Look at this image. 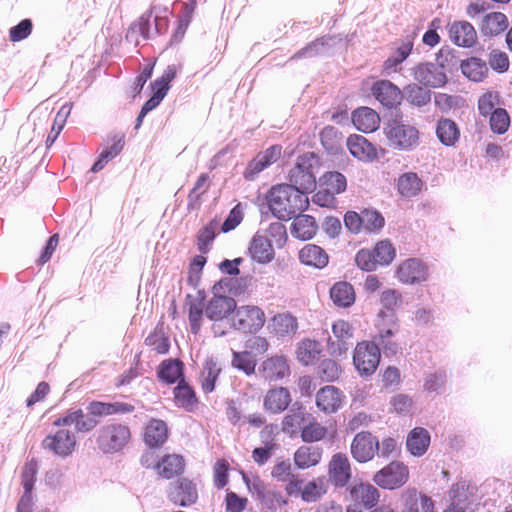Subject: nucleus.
Here are the masks:
<instances>
[{"label":"nucleus","instance_id":"21","mask_svg":"<svg viewBox=\"0 0 512 512\" xmlns=\"http://www.w3.org/2000/svg\"><path fill=\"white\" fill-rule=\"evenodd\" d=\"M251 258L260 263L267 264L274 259L275 252L270 240L260 233H256L248 247Z\"/></svg>","mask_w":512,"mask_h":512},{"label":"nucleus","instance_id":"26","mask_svg":"<svg viewBox=\"0 0 512 512\" xmlns=\"http://www.w3.org/2000/svg\"><path fill=\"white\" fill-rule=\"evenodd\" d=\"M350 153L361 161H371L376 157L375 147L362 135H351L347 139Z\"/></svg>","mask_w":512,"mask_h":512},{"label":"nucleus","instance_id":"63","mask_svg":"<svg viewBox=\"0 0 512 512\" xmlns=\"http://www.w3.org/2000/svg\"><path fill=\"white\" fill-rule=\"evenodd\" d=\"M376 329L399 330L398 318L394 311L380 310L375 320Z\"/></svg>","mask_w":512,"mask_h":512},{"label":"nucleus","instance_id":"41","mask_svg":"<svg viewBox=\"0 0 512 512\" xmlns=\"http://www.w3.org/2000/svg\"><path fill=\"white\" fill-rule=\"evenodd\" d=\"M124 147L123 136H115L113 138V143L103 150L98 158V160L94 163L91 170L93 172H99L104 168V166L113 158H115Z\"/></svg>","mask_w":512,"mask_h":512},{"label":"nucleus","instance_id":"61","mask_svg":"<svg viewBox=\"0 0 512 512\" xmlns=\"http://www.w3.org/2000/svg\"><path fill=\"white\" fill-rule=\"evenodd\" d=\"M205 305L202 300H195L190 303L189 322L191 331L196 334L200 330L203 313L205 314Z\"/></svg>","mask_w":512,"mask_h":512},{"label":"nucleus","instance_id":"18","mask_svg":"<svg viewBox=\"0 0 512 512\" xmlns=\"http://www.w3.org/2000/svg\"><path fill=\"white\" fill-rule=\"evenodd\" d=\"M374 97L387 108L396 107L401 103V90L389 80L377 81L372 87Z\"/></svg>","mask_w":512,"mask_h":512},{"label":"nucleus","instance_id":"33","mask_svg":"<svg viewBox=\"0 0 512 512\" xmlns=\"http://www.w3.org/2000/svg\"><path fill=\"white\" fill-rule=\"evenodd\" d=\"M430 444L429 432L421 427L414 428L407 437L406 446L414 456H422Z\"/></svg>","mask_w":512,"mask_h":512},{"label":"nucleus","instance_id":"50","mask_svg":"<svg viewBox=\"0 0 512 512\" xmlns=\"http://www.w3.org/2000/svg\"><path fill=\"white\" fill-rule=\"evenodd\" d=\"M413 48L411 41L404 42L396 51L384 62V69L389 73L396 71L398 65L407 59Z\"/></svg>","mask_w":512,"mask_h":512},{"label":"nucleus","instance_id":"62","mask_svg":"<svg viewBox=\"0 0 512 512\" xmlns=\"http://www.w3.org/2000/svg\"><path fill=\"white\" fill-rule=\"evenodd\" d=\"M488 63L498 73H504L509 69L508 55L499 49H493L489 53Z\"/></svg>","mask_w":512,"mask_h":512},{"label":"nucleus","instance_id":"46","mask_svg":"<svg viewBox=\"0 0 512 512\" xmlns=\"http://www.w3.org/2000/svg\"><path fill=\"white\" fill-rule=\"evenodd\" d=\"M406 99L411 104L422 107L431 101V92L418 84H409L404 88Z\"/></svg>","mask_w":512,"mask_h":512},{"label":"nucleus","instance_id":"53","mask_svg":"<svg viewBox=\"0 0 512 512\" xmlns=\"http://www.w3.org/2000/svg\"><path fill=\"white\" fill-rule=\"evenodd\" d=\"M219 223L216 219L211 220L198 234V248L201 252H207L213 242Z\"/></svg>","mask_w":512,"mask_h":512},{"label":"nucleus","instance_id":"10","mask_svg":"<svg viewBox=\"0 0 512 512\" xmlns=\"http://www.w3.org/2000/svg\"><path fill=\"white\" fill-rule=\"evenodd\" d=\"M42 447L60 457H67L76 447V436L67 429H59L54 434L47 435L42 441Z\"/></svg>","mask_w":512,"mask_h":512},{"label":"nucleus","instance_id":"60","mask_svg":"<svg viewBox=\"0 0 512 512\" xmlns=\"http://www.w3.org/2000/svg\"><path fill=\"white\" fill-rule=\"evenodd\" d=\"M500 96L497 92H486L478 100V110L482 116H488L496 110L499 104Z\"/></svg>","mask_w":512,"mask_h":512},{"label":"nucleus","instance_id":"64","mask_svg":"<svg viewBox=\"0 0 512 512\" xmlns=\"http://www.w3.org/2000/svg\"><path fill=\"white\" fill-rule=\"evenodd\" d=\"M293 475L292 464L289 459L277 461L271 470V476L278 482H286Z\"/></svg>","mask_w":512,"mask_h":512},{"label":"nucleus","instance_id":"4","mask_svg":"<svg viewBox=\"0 0 512 512\" xmlns=\"http://www.w3.org/2000/svg\"><path fill=\"white\" fill-rule=\"evenodd\" d=\"M316 157L313 153H306L298 157L295 166L289 171V184L294 189L301 190L305 195L314 190L316 179L313 174V165Z\"/></svg>","mask_w":512,"mask_h":512},{"label":"nucleus","instance_id":"49","mask_svg":"<svg viewBox=\"0 0 512 512\" xmlns=\"http://www.w3.org/2000/svg\"><path fill=\"white\" fill-rule=\"evenodd\" d=\"M231 364L234 368L243 371L246 375H252L255 373L256 360L251 352H233Z\"/></svg>","mask_w":512,"mask_h":512},{"label":"nucleus","instance_id":"55","mask_svg":"<svg viewBox=\"0 0 512 512\" xmlns=\"http://www.w3.org/2000/svg\"><path fill=\"white\" fill-rule=\"evenodd\" d=\"M38 469V463L34 459L27 462L23 468L21 475L22 485L24 487V493H28L29 496H32V490L34 489Z\"/></svg>","mask_w":512,"mask_h":512},{"label":"nucleus","instance_id":"1","mask_svg":"<svg viewBox=\"0 0 512 512\" xmlns=\"http://www.w3.org/2000/svg\"><path fill=\"white\" fill-rule=\"evenodd\" d=\"M267 201L271 212L279 220H290L309 206L307 195L287 184L272 187Z\"/></svg>","mask_w":512,"mask_h":512},{"label":"nucleus","instance_id":"36","mask_svg":"<svg viewBox=\"0 0 512 512\" xmlns=\"http://www.w3.org/2000/svg\"><path fill=\"white\" fill-rule=\"evenodd\" d=\"M333 303L339 307H349L355 301V292L348 282H337L330 289Z\"/></svg>","mask_w":512,"mask_h":512},{"label":"nucleus","instance_id":"51","mask_svg":"<svg viewBox=\"0 0 512 512\" xmlns=\"http://www.w3.org/2000/svg\"><path fill=\"white\" fill-rule=\"evenodd\" d=\"M175 402L178 406L190 409L196 402L194 391L181 380L174 389Z\"/></svg>","mask_w":512,"mask_h":512},{"label":"nucleus","instance_id":"39","mask_svg":"<svg viewBox=\"0 0 512 512\" xmlns=\"http://www.w3.org/2000/svg\"><path fill=\"white\" fill-rule=\"evenodd\" d=\"M321 353L320 344L317 341L305 339L297 347V359L304 365L314 363Z\"/></svg>","mask_w":512,"mask_h":512},{"label":"nucleus","instance_id":"57","mask_svg":"<svg viewBox=\"0 0 512 512\" xmlns=\"http://www.w3.org/2000/svg\"><path fill=\"white\" fill-rule=\"evenodd\" d=\"M378 265H388L395 257V249L389 241L383 240L372 250Z\"/></svg>","mask_w":512,"mask_h":512},{"label":"nucleus","instance_id":"58","mask_svg":"<svg viewBox=\"0 0 512 512\" xmlns=\"http://www.w3.org/2000/svg\"><path fill=\"white\" fill-rule=\"evenodd\" d=\"M341 368L339 364L332 359L323 360L318 367V374L323 381L333 382L340 376Z\"/></svg>","mask_w":512,"mask_h":512},{"label":"nucleus","instance_id":"52","mask_svg":"<svg viewBox=\"0 0 512 512\" xmlns=\"http://www.w3.org/2000/svg\"><path fill=\"white\" fill-rule=\"evenodd\" d=\"M449 497L452 505L456 506L459 503V507H463V510H467L470 505V493L468 491V485L465 482L454 484L450 491Z\"/></svg>","mask_w":512,"mask_h":512},{"label":"nucleus","instance_id":"24","mask_svg":"<svg viewBox=\"0 0 512 512\" xmlns=\"http://www.w3.org/2000/svg\"><path fill=\"white\" fill-rule=\"evenodd\" d=\"M403 499L404 509L402 512H435L432 498L416 490H408L403 495Z\"/></svg>","mask_w":512,"mask_h":512},{"label":"nucleus","instance_id":"19","mask_svg":"<svg viewBox=\"0 0 512 512\" xmlns=\"http://www.w3.org/2000/svg\"><path fill=\"white\" fill-rule=\"evenodd\" d=\"M479 30L484 37H496L509 26L507 16L501 12H490L481 16L478 22Z\"/></svg>","mask_w":512,"mask_h":512},{"label":"nucleus","instance_id":"22","mask_svg":"<svg viewBox=\"0 0 512 512\" xmlns=\"http://www.w3.org/2000/svg\"><path fill=\"white\" fill-rule=\"evenodd\" d=\"M449 37L457 46L472 47L477 40V33L471 23L458 21L450 25Z\"/></svg>","mask_w":512,"mask_h":512},{"label":"nucleus","instance_id":"15","mask_svg":"<svg viewBox=\"0 0 512 512\" xmlns=\"http://www.w3.org/2000/svg\"><path fill=\"white\" fill-rule=\"evenodd\" d=\"M397 277L404 284L423 282L428 278V268L422 260L410 258L399 265Z\"/></svg>","mask_w":512,"mask_h":512},{"label":"nucleus","instance_id":"16","mask_svg":"<svg viewBox=\"0 0 512 512\" xmlns=\"http://www.w3.org/2000/svg\"><path fill=\"white\" fill-rule=\"evenodd\" d=\"M94 417L89 413L85 414L82 409H71L65 416L57 418L53 425L56 427L74 425L78 432L86 433L97 426L98 421Z\"/></svg>","mask_w":512,"mask_h":512},{"label":"nucleus","instance_id":"47","mask_svg":"<svg viewBox=\"0 0 512 512\" xmlns=\"http://www.w3.org/2000/svg\"><path fill=\"white\" fill-rule=\"evenodd\" d=\"M307 417H309V415H307L301 408H298L297 410L292 408L290 413L283 419V431L288 434H294L298 429L302 430V427L308 421Z\"/></svg>","mask_w":512,"mask_h":512},{"label":"nucleus","instance_id":"25","mask_svg":"<svg viewBox=\"0 0 512 512\" xmlns=\"http://www.w3.org/2000/svg\"><path fill=\"white\" fill-rule=\"evenodd\" d=\"M352 122L357 130L364 133L374 132L380 123L379 115L369 107H360L352 114Z\"/></svg>","mask_w":512,"mask_h":512},{"label":"nucleus","instance_id":"13","mask_svg":"<svg viewBox=\"0 0 512 512\" xmlns=\"http://www.w3.org/2000/svg\"><path fill=\"white\" fill-rule=\"evenodd\" d=\"M328 475L335 488L347 487L352 478V468L346 454L336 453L332 456L328 465Z\"/></svg>","mask_w":512,"mask_h":512},{"label":"nucleus","instance_id":"35","mask_svg":"<svg viewBox=\"0 0 512 512\" xmlns=\"http://www.w3.org/2000/svg\"><path fill=\"white\" fill-rule=\"evenodd\" d=\"M436 134L439 141L445 146H453L460 137V131L456 123L447 118L438 120Z\"/></svg>","mask_w":512,"mask_h":512},{"label":"nucleus","instance_id":"7","mask_svg":"<svg viewBox=\"0 0 512 512\" xmlns=\"http://www.w3.org/2000/svg\"><path fill=\"white\" fill-rule=\"evenodd\" d=\"M353 328L344 320H337L332 325V336L327 341V350L336 357L345 354L352 346Z\"/></svg>","mask_w":512,"mask_h":512},{"label":"nucleus","instance_id":"34","mask_svg":"<svg viewBox=\"0 0 512 512\" xmlns=\"http://www.w3.org/2000/svg\"><path fill=\"white\" fill-rule=\"evenodd\" d=\"M155 468L158 470L159 475L166 479H171L183 472L184 460L179 455H166L162 458L161 462H157Z\"/></svg>","mask_w":512,"mask_h":512},{"label":"nucleus","instance_id":"11","mask_svg":"<svg viewBox=\"0 0 512 512\" xmlns=\"http://www.w3.org/2000/svg\"><path fill=\"white\" fill-rule=\"evenodd\" d=\"M414 80L425 87L438 88L447 82L443 66L437 63H419L412 69Z\"/></svg>","mask_w":512,"mask_h":512},{"label":"nucleus","instance_id":"17","mask_svg":"<svg viewBox=\"0 0 512 512\" xmlns=\"http://www.w3.org/2000/svg\"><path fill=\"white\" fill-rule=\"evenodd\" d=\"M347 491L351 501L366 509L373 508L379 502L380 492L370 483H359L350 486Z\"/></svg>","mask_w":512,"mask_h":512},{"label":"nucleus","instance_id":"30","mask_svg":"<svg viewBox=\"0 0 512 512\" xmlns=\"http://www.w3.org/2000/svg\"><path fill=\"white\" fill-rule=\"evenodd\" d=\"M269 328H271L272 332L278 337L284 338L296 333L298 322L296 317L289 313H279L270 320Z\"/></svg>","mask_w":512,"mask_h":512},{"label":"nucleus","instance_id":"45","mask_svg":"<svg viewBox=\"0 0 512 512\" xmlns=\"http://www.w3.org/2000/svg\"><path fill=\"white\" fill-rule=\"evenodd\" d=\"M320 184L332 193H343L347 188L346 177L338 171H329L323 174L320 179Z\"/></svg>","mask_w":512,"mask_h":512},{"label":"nucleus","instance_id":"28","mask_svg":"<svg viewBox=\"0 0 512 512\" xmlns=\"http://www.w3.org/2000/svg\"><path fill=\"white\" fill-rule=\"evenodd\" d=\"M293 218L291 233L294 237L309 240L316 234L318 225L312 216L300 213Z\"/></svg>","mask_w":512,"mask_h":512},{"label":"nucleus","instance_id":"37","mask_svg":"<svg viewBox=\"0 0 512 512\" xmlns=\"http://www.w3.org/2000/svg\"><path fill=\"white\" fill-rule=\"evenodd\" d=\"M167 438V426L162 420H151L145 429L144 440L150 447L160 446Z\"/></svg>","mask_w":512,"mask_h":512},{"label":"nucleus","instance_id":"38","mask_svg":"<svg viewBox=\"0 0 512 512\" xmlns=\"http://www.w3.org/2000/svg\"><path fill=\"white\" fill-rule=\"evenodd\" d=\"M462 73L474 82L482 81L488 74L485 61L477 57H471L461 63Z\"/></svg>","mask_w":512,"mask_h":512},{"label":"nucleus","instance_id":"29","mask_svg":"<svg viewBox=\"0 0 512 512\" xmlns=\"http://www.w3.org/2000/svg\"><path fill=\"white\" fill-rule=\"evenodd\" d=\"M299 259L301 263L319 269L324 268L329 261L326 251L314 244H306L299 251Z\"/></svg>","mask_w":512,"mask_h":512},{"label":"nucleus","instance_id":"2","mask_svg":"<svg viewBox=\"0 0 512 512\" xmlns=\"http://www.w3.org/2000/svg\"><path fill=\"white\" fill-rule=\"evenodd\" d=\"M384 133L390 145L396 149L408 151L419 142L418 129L399 119L389 120L384 127Z\"/></svg>","mask_w":512,"mask_h":512},{"label":"nucleus","instance_id":"56","mask_svg":"<svg viewBox=\"0 0 512 512\" xmlns=\"http://www.w3.org/2000/svg\"><path fill=\"white\" fill-rule=\"evenodd\" d=\"M326 432V428L321 424L307 421L302 427L301 438L304 442L312 443L323 439Z\"/></svg>","mask_w":512,"mask_h":512},{"label":"nucleus","instance_id":"54","mask_svg":"<svg viewBox=\"0 0 512 512\" xmlns=\"http://www.w3.org/2000/svg\"><path fill=\"white\" fill-rule=\"evenodd\" d=\"M510 126V116L503 108H497L490 114V127L494 133L504 134Z\"/></svg>","mask_w":512,"mask_h":512},{"label":"nucleus","instance_id":"5","mask_svg":"<svg viewBox=\"0 0 512 512\" xmlns=\"http://www.w3.org/2000/svg\"><path fill=\"white\" fill-rule=\"evenodd\" d=\"M380 358L381 352L375 343L362 341L354 349L353 364L360 376L369 377L377 370Z\"/></svg>","mask_w":512,"mask_h":512},{"label":"nucleus","instance_id":"40","mask_svg":"<svg viewBox=\"0 0 512 512\" xmlns=\"http://www.w3.org/2000/svg\"><path fill=\"white\" fill-rule=\"evenodd\" d=\"M220 372L221 368L213 358L205 361L201 374L202 389L205 393H210L215 389V383Z\"/></svg>","mask_w":512,"mask_h":512},{"label":"nucleus","instance_id":"8","mask_svg":"<svg viewBox=\"0 0 512 512\" xmlns=\"http://www.w3.org/2000/svg\"><path fill=\"white\" fill-rule=\"evenodd\" d=\"M380 449V443L376 436L368 431L358 432L350 446L352 457L359 463H366L374 458Z\"/></svg>","mask_w":512,"mask_h":512},{"label":"nucleus","instance_id":"14","mask_svg":"<svg viewBox=\"0 0 512 512\" xmlns=\"http://www.w3.org/2000/svg\"><path fill=\"white\" fill-rule=\"evenodd\" d=\"M168 499L175 505L188 507L198 499L196 485L187 478H180L170 483Z\"/></svg>","mask_w":512,"mask_h":512},{"label":"nucleus","instance_id":"48","mask_svg":"<svg viewBox=\"0 0 512 512\" xmlns=\"http://www.w3.org/2000/svg\"><path fill=\"white\" fill-rule=\"evenodd\" d=\"M327 488L322 478H317L306 483L301 491V498L305 502H316L324 494H326Z\"/></svg>","mask_w":512,"mask_h":512},{"label":"nucleus","instance_id":"9","mask_svg":"<svg viewBox=\"0 0 512 512\" xmlns=\"http://www.w3.org/2000/svg\"><path fill=\"white\" fill-rule=\"evenodd\" d=\"M409 476L408 467L401 462H391L374 475V482L385 489H395L404 485Z\"/></svg>","mask_w":512,"mask_h":512},{"label":"nucleus","instance_id":"23","mask_svg":"<svg viewBox=\"0 0 512 512\" xmlns=\"http://www.w3.org/2000/svg\"><path fill=\"white\" fill-rule=\"evenodd\" d=\"M316 404L321 411L334 413L341 407V392L334 386H325L317 392Z\"/></svg>","mask_w":512,"mask_h":512},{"label":"nucleus","instance_id":"12","mask_svg":"<svg viewBox=\"0 0 512 512\" xmlns=\"http://www.w3.org/2000/svg\"><path fill=\"white\" fill-rule=\"evenodd\" d=\"M260 379L276 382L290 375L288 361L283 355H273L263 360L257 370Z\"/></svg>","mask_w":512,"mask_h":512},{"label":"nucleus","instance_id":"43","mask_svg":"<svg viewBox=\"0 0 512 512\" xmlns=\"http://www.w3.org/2000/svg\"><path fill=\"white\" fill-rule=\"evenodd\" d=\"M422 182L414 172L401 175L398 179V191L404 197H413L421 189Z\"/></svg>","mask_w":512,"mask_h":512},{"label":"nucleus","instance_id":"42","mask_svg":"<svg viewBox=\"0 0 512 512\" xmlns=\"http://www.w3.org/2000/svg\"><path fill=\"white\" fill-rule=\"evenodd\" d=\"M209 176L206 173H202L192 190L188 195V203L187 208L190 211L198 210L200 208V198L203 194H205L209 189Z\"/></svg>","mask_w":512,"mask_h":512},{"label":"nucleus","instance_id":"27","mask_svg":"<svg viewBox=\"0 0 512 512\" xmlns=\"http://www.w3.org/2000/svg\"><path fill=\"white\" fill-rule=\"evenodd\" d=\"M291 402V396L288 389L279 387L271 389L264 398V408L273 413L284 411Z\"/></svg>","mask_w":512,"mask_h":512},{"label":"nucleus","instance_id":"6","mask_svg":"<svg viewBox=\"0 0 512 512\" xmlns=\"http://www.w3.org/2000/svg\"><path fill=\"white\" fill-rule=\"evenodd\" d=\"M265 323V314L257 306H241L236 309L232 325L243 333H256Z\"/></svg>","mask_w":512,"mask_h":512},{"label":"nucleus","instance_id":"44","mask_svg":"<svg viewBox=\"0 0 512 512\" xmlns=\"http://www.w3.org/2000/svg\"><path fill=\"white\" fill-rule=\"evenodd\" d=\"M159 377L168 384L175 383L183 376V364L179 360L163 361L159 369Z\"/></svg>","mask_w":512,"mask_h":512},{"label":"nucleus","instance_id":"31","mask_svg":"<svg viewBox=\"0 0 512 512\" xmlns=\"http://www.w3.org/2000/svg\"><path fill=\"white\" fill-rule=\"evenodd\" d=\"M322 453L318 446H300L294 453V463L302 470L314 467L321 461Z\"/></svg>","mask_w":512,"mask_h":512},{"label":"nucleus","instance_id":"59","mask_svg":"<svg viewBox=\"0 0 512 512\" xmlns=\"http://www.w3.org/2000/svg\"><path fill=\"white\" fill-rule=\"evenodd\" d=\"M361 213L363 230L373 232L383 227L384 218L379 212L365 209Z\"/></svg>","mask_w":512,"mask_h":512},{"label":"nucleus","instance_id":"20","mask_svg":"<svg viewBox=\"0 0 512 512\" xmlns=\"http://www.w3.org/2000/svg\"><path fill=\"white\" fill-rule=\"evenodd\" d=\"M236 309V301L229 296L215 295L205 307V316L211 321L223 320Z\"/></svg>","mask_w":512,"mask_h":512},{"label":"nucleus","instance_id":"32","mask_svg":"<svg viewBox=\"0 0 512 512\" xmlns=\"http://www.w3.org/2000/svg\"><path fill=\"white\" fill-rule=\"evenodd\" d=\"M335 43L336 39L334 37H320L315 41L307 44L304 48L300 49L290 59L294 60L301 58H311L320 54L327 53Z\"/></svg>","mask_w":512,"mask_h":512},{"label":"nucleus","instance_id":"3","mask_svg":"<svg viewBox=\"0 0 512 512\" xmlns=\"http://www.w3.org/2000/svg\"><path fill=\"white\" fill-rule=\"evenodd\" d=\"M131 432L128 426L120 423H109L98 430L97 444L103 453H116L130 441Z\"/></svg>","mask_w":512,"mask_h":512}]
</instances>
